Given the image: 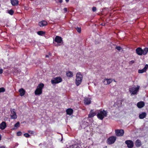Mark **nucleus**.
Returning <instances> with one entry per match:
<instances>
[{"label": "nucleus", "mask_w": 148, "mask_h": 148, "mask_svg": "<svg viewBox=\"0 0 148 148\" xmlns=\"http://www.w3.org/2000/svg\"><path fill=\"white\" fill-rule=\"evenodd\" d=\"M83 76L81 73L78 72L76 74L75 83L77 86H78L82 82Z\"/></svg>", "instance_id": "obj_1"}, {"label": "nucleus", "mask_w": 148, "mask_h": 148, "mask_svg": "<svg viewBox=\"0 0 148 148\" xmlns=\"http://www.w3.org/2000/svg\"><path fill=\"white\" fill-rule=\"evenodd\" d=\"M44 85L43 84L40 83L39 84L37 87L34 93L36 95H40L42 93V90L44 88Z\"/></svg>", "instance_id": "obj_2"}, {"label": "nucleus", "mask_w": 148, "mask_h": 148, "mask_svg": "<svg viewBox=\"0 0 148 148\" xmlns=\"http://www.w3.org/2000/svg\"><path fill=\"white\" fill-rule=\"evenodd\" d=\"M108 112L107 110H104L100 111L97 114V118L101 120H102L104 117H106L108 115Z\"/></svg>", "instance_id": "obj_3"}, {"label": "nucleus", "mask_w": 148, "mask_h": 148, "mask_svg": "<svg viewBox=\"0 0 148 148\" xmlns=\"http://www.w3.org/2000/svg\"><path fill=\"white\" fill-rule=\"evenodd\" d=\"M53 41L57 43V44L54 43V46L56 47H58L60 46L61 45V44L63 43V40L62 37L59 36H56Z\"/></svg>", "instance_id": "obj_4"}, {"label": "nucleus", "mask_w": 148, "mask_h": 148, "mask_svg": "<svg viewBox=\"0 0 148 148\" xmlns=\"http://www.w3.org/2000/svg\"><path fill=\"white\" fill-rule=\"evenodd\" d=\"M140 86L137 85L136 87H132L129 88V91L130 93L132 95H136L137 93V92L138 91Z\"/></svg>", "instance_id": "obj_5"}, {"label": "nucleus", "mask_w": 148, "mask_h": 148, "mask_svg": "<svg viewBox=\"0 0 148 148\" xmlns=\"http://www.w3.org/2000/svg\"><path fill=\"white\" fill-rule=\"evenodd\" d=\"M62 81V79L60 77L53 78L51 80V82L52 84H58Z\"/></svg>", "instance_id": "obj_6"}, {"label": "nucleus", "mask_w": 148, "mask_h": 148, "mask_svg": "<svg viewBox=\"0 0 148 148\" xmlns=\"http://www.w3.org/2000/svg\"><path fill=\"white\" fill-rule=\"evenodd\" d=\"M116 139V137L115 136H111L107 139V143L108 145L112 144L114 143Z\"/></svg>", "instance_id": "obj_7"}, {"label": "nucleus", "mask_w": 148, "mask_h": 148, "mask_svg": "<svg viewBox=\"0 0 148 148\" xmlns=\"http://www.w3.org/2000/svg\"><path fill=\"white\" fill-rule=\"evenodd\" d=\"M145 48L142 49L141 47H138L136 49V54L139 56L142 55H145L144 51Z\"/></svg>", "instance_id": "obj_8"}, {"label": "nucleus", "mask_w": 148, "mask_h": 148, "mask_svg": "<svg viewBox=\"0 0 148 148\" xmlns=\"http://www.w3.org/2000/svg\"><path fill=\"white\" fill-rule=\"evenodd\" d=\"M124 132L122 129H116L115 130V134L117 136H123L124 134Z\"/></svg>", "instance_id": "obj_9"}, {"label": "nucleus", "mask_w": 148, "mask_h": 148, "mask_svg": "<svg viewBox=\"0 0 148 148\" xmlns=\"http://www.w3.org/2000/svg\"><path fill=\"white\" fill-rule=\"evenodd\" d=\"M125 143L127 145V147L129 148H132L134 146V144L132 140H126L125 141Z\"/></svg>", "instance_id": "obj_10"}, {"label": "nucleus", "mask_w": 148, "mask_h": 148, "mask_svg": "<svg viewBox=\"0 0 148 148\" xmlns=\"http://www.w3.org/2000/svg\"><path fill=\"white\" fill-rule=\"evenodd\" d=\"M10 116L12 119H16L17 118V116L15 111L14 109H13L11 111Z\"/></svg>", "instance_id": "obj_11"}, {"label": "nucleus", "mask_w": 148, "mask_h": 148, "mask_svg": "<svg viewBox=\"0 0 148 148\" xmlns=\"http://www.w3.org/2000/svg\"><path fill=\"white\" fill-rule=\"evenodd\" d=\"M113 80L112 79L105 78L103 81V83L105 85L109 84L111 83Z\"/></svg>", "instance_id": "obj_12"}, {"label": "nucleus", "mask_w": 148, "mask_h": 148, "mask_svg": "<svg viewBox=\"0 0 148 148\" xmlns=\"http://www.w3.org/2000/svg\"><path fill=\"white\" fill-rule=\"evenodd\" d=\"M96 114V113L94 112V110H92L90 112L89 114L88 115V117L89 118H91L94 117Z\"/></svg>", "instance_id": "obj_13"}, {"label": "nucleus", "mask_w": 148, "mask_h": 148, "mask_svg": "<svg viewBox=\"0 0 148 148\" xmlns=\"http://www.w3.org/2000/svg\"><path fill=\"white\" fill-rule=\"evenodd\" d=\"M137 106L138 108H141L144 106L145 103L143 101H141L137 103Z\"/></svg>", "instance_id": "obj_14"}, {"label": "nucleus", "mask_w": 148, "mask_h": 148, "mask_svg": "<svg viewBox=\"0 0 148 148\" xmlns=\"http://www.w3.org/2000/svg\"><path fill=\"white\" fill-rule=\"evenodd\" d=\"M6 123L5 122L3 121L0 124V129L3 130L6 128Z\"/></svg>", "instance_id": "obj_15"}, {"label": "nucleus", "mask_w": 148, "mask_h": 148, "mask_svg": "<svg viewBox=\"0 0 148 148\" xmlns=\"http://www.w3.org/2000/svg\"><path fill=\"white\" fill-rule=\"evenodd\" d=\"M47 25V22L45 20H43L39 23V25L40 27H43Z\"/></svg>", "instance_id": "obj_16"}, {"label": "nucleus", "mask_w": 148, "mask_h": 148, "mask_svg": "<svg viewBox=\"0 0 148 148\" xmlns=\"http://www.w3.org/2000/svg\"><path fill=\"white\" fill-rule=\"evenodd\" d=\"M84 101V104L86 105L90 104L91 102L90 99L89 98H85Z\"/></svg>", "instance_id": "obj_17"}, {"label": "nucleus", "mask_w": 148, "mask_h": 148, "mask_svg": "<svg viewBox=\"0 0 148 148\" xmlns=\"http://www.w3.org/2000/svg\"><path fill=\"white\" fill-rule=\"evenodd\" d=\"M135 144L136 146L138 147H140L142 145L141 141L139 139L136 141Z\"/></svg>", "instance_id": "obj_18"}, {"label": "nucleus", "mask_w": 148, "mask_h": 148, "mask_svg": "<svg viewBox=\"0 0 148 148\" xmlns=\"http://www.w3.org/2000/svg\"><path fill=\"white\" fill-rule=\"evenodd\" d=\"M66 112L67 114L71 115L73 114V110L72 109L69 108L66 110Z\"/></svg>", "instance_id": "obj_19"}, {"label": "nucleus", "mask_w": 148, "mask_h": 148, "mask_svg": "<svg viewBox=\"0 0 148 148\" xmlns=\"http://www.w3.org/2000/svg\"><path fill=\"white\" fill-rule=\"evenodd\" d=\"M11 3L13 6L17 5L18 4V0H10Z\"/></svg>", "instance_id": "obj_20"}, {"label": "nucleus", "mask_w": 148, "mask_h": 148, "mask_svg": "<svg viewBox=\"0 0 148 148\" xmlns=\"http://www.w3.org/2000/svg\"><path fill=\"white\" fill-rule=\"evenodd\" d=\"M146 115L147 114L145 112H142L139 115V117L140 119H143L146 116Z\"/></svg>", "instance_id": "obj_21"}, {"label": "nucleus", "mask_w": 148, "mask_h": 148, "mask_svg": "<svg viewBox=\"0 0 148 148\" xmlns=\"http://www.w3.org/2000/svg\"><path fill=\"white\" fill-rule=\"evenodd\" d=\"M18 91L20 93V95L21 96H23L25 94V91L23 88L20 89Z\"/></svg>", "instance_id": "obj_22"}, {"label": "nucleus", "mask_w": 148, "mask_h": 148, "mask_svg": "<svg viewBox=\"0 0 148 148\" xmlns=\"http://www.w3.org/2000/svg\"><path fill=\"white\" fill-rule=\"evenodd\" d=\"M66 75L67 77H71L73 75V74L71 71H68L66 72Z\"/></svg>", "instance_id": "obj_23"}, {"label": "nucleus", "mask_w": 148, "mask_h": 148, "mask_svg": "<svg viewBox=\"0 0 148 148\" xmlns=\"http://www.w3.org/2000/svg\"><path fill=\"white\" fill-rule=\"evenodd\" d=\"M37 34L40 36H42L45 34V32L43 31H39L37 32Z\"/></svg>", "instance_id": "obj_24"}, {"label": "nucleus", "mask_w": 148, "mask_h": 148, "mask_svg": "<svg viewBox=\"0 0 148 148\" xmlns=\"http://www.w3.org/2000/svg\"><path fill=\"white\" fill-rule=\"evenodd\" d=\"M20 123L19 122H17L14 125V127H16V128H17L20 126Z\"/></svg>", "instance_id": "obj_25"}, {"label": "nucleus", "mask_w": 148, "mask_h": 148, "mask_svg": "<svg viewBox=\"0 0 148 148\" xmlns=\"http://www.w3.org/2000/svg\"><path fill=\"white\" fill-rule=\"evenodd\" d=\"M76 29L77 30V32L79 33H80L81 31V27H75Z\"/></svg>", "instance_id": "obj_26"}, {"label": "nucleus", "mask_w": 148, "mask_h": 148, "mask_svg": "<svg viewBox=\"0 0 148 148\" xmlns=\"http://www.w3.org/2000/svg\"><path fill=\"white\" fill-rule=\"evenodd\" d=\"M146 71L143 69L141 70H138V73H143Z\"/></svg>", "instance_id": "obj_27"}, {"label": "nucleus", "mask_w": 148, "mask_h": 148, "mask_svg": "<svg viewBox=\"0 0 148 148\" xmlns=\"http://www.w3.org/2000/svg\"><path fill=\"white\" fill-rule=\"evenodd\" d=\"M8 13L10 15H12L14 13V11L12 9L9 10L8 11Z\"/></svg>", "instance_id": "obj_28"}, {"label": "nucleus", "mask_w": 148, "mask_h": 148, "mask_svg": "<svg viewBox=\"0 0 148 148\" xmlns=\"http://www.w3.org/2000/svg\"><path fill=\"white\" fill-rule=\"evenodd\" d=\"M5 91V89L3 87L0 88V93L3 92Z\"/></svg>", "instance_id": "obj_29"}, {"label": "nucleus", "mask_w": 148, "mask_h": 148, "mask_svg": "<svg viewBox=\"0 0 148 148\" xmlns=\"http://www.w3.org/2000/svg\"><path fill=\"white\" fill-rule=\"evenodd\" d=\"M24 136L27 138H29L30 135L27 133H25L24 134Z\"/></svg>", "instance_id": "obj_30"}, {"label": "nucleus", "mask_w": 148, "mask_h": 148, "mask_svg": "<svg viewBox=\"0 0 148 148\" xmlns=\"http://www.w3.org/2000/svg\"><path fill=\"white\" fill-rule=\"evenodd\" d=\"M115 49L119 51H120L121 49H122V48L120 46H116V47Z\"/></svg>", "instance_id": "obj_31"}, {"label": "nucleus", "mask_w": 148, "mask_h": 148, "mask_svg": "<svg viewBox=\"0 0 148 148\" xmlns=\"http://www.w3.org/2000/svg\"><path fill=\"white\" fill-rule=\"evenodd\" d=\"M22 132L21 131H19L17 132V136H20L22 134Z\"/></svg>", "instance_id": "obj_32"}, {"label": "nucleus", "mask_w": 148, "mask_h": 148, "mask_svg": "<svg viewBox=\"0 0 148 148\" xmlns=\"http://www.w3.org/2000/svg\"><path fill=\"white\" fill-rule=\"evenodd\" d=\"M144 51L145 52V54L146 55L148 52V48H145Z\"/></svg>", "instance_id": "obj_33"}, {"label": "nucleus", "mask_w": 148, "mask_h": 148, "mask_svg": "<svg viewBox=\"0 0 148 148\" xmlns=\"http://www.w3.org/2000/svg\"><path fill=\"white\" fill-rule=\"evenodd\" d=\"M148 68V64H146L145 65V67H144V68H143V69L146 71L147 70V69Z\"/></svg>", "instance_id": "obj_34"}, {"label": "nucleus", "mask_w": 148, "mask_h": 148, "mask_svg": "<svg viewBox=\"0 0 148 148\" xmlns=\"http://www.w3.org/2000/svg\"><path fill=\"white\" fill-rule=\"evenodd\" d=\"M28 132L29 133L33 134L34 133V132L33 131L28 130Z\"/></svg>", "instance_id": "obj_35"}, {"label": "nucleus", "mask_w": 148, "mask_h": 148, "mask_svg": "<svg viewBox=\"0 0 148 148\" xmlns=\"http://www.w3.org/2000/svg\"><path fill=\"white\" fill-rule=\"evenodd\" d=\"M92 11L93 12H95L97 10L96 8L95 7H93L92 8Z\"/></svg>", "instance_id": "obj_36"}, {"label": "nucleus", "mask_w": 148, "mask_h": 148, "mask_svg": "<svg viewBox=\"0 0 148 148\" xmlns=\"http://www.w3.org/2000/svg\"><path fill=\"white\" fill-rule=\"evenodd\" d=\"M134 62H135V61L134 60H132L131 61H130L129 62V63L130 64H132L134 63Z\"/></svg>", "instance_id": "obj_37"}, {"label": "nucleus", "mask_w": 148, "mask_h": 148, "mask_svg": "<svg viewBox=\"0 0 148 148\" xmlns=\"http://www.w3.org/2000/svg\"><path fill=\"white\" fill-rule=\"evenodd\" d=\"M51 53H49V55H46L45 57L46 58H49V56H51Z\"/></svg>", "instance_id": "obj_38"}, {"label": "nucleus", "mask_w": 148, "mask_h": 148, "mask_svg": "<svg viewBox=\"0 0 148 148\" xmlns=\"http://www.w3.org/2000/svg\"><path fill=\"white\" fill-rule=\"evenodd\" d=\"M63 10H64V11L66 12L67 11V8H64Z\"/></svg>", "instance_id": "obj_39"}, {"label": "nucleus", "mask_w": 148, "mask_h": 148, "mask_svg": "<svg viewBox=\"0 0 148 148\" xmlns=\"http://www.w3.org/2000/svg\"><path fill=\"white\" fill-rule=\"evenodd\" d=\"M3 72V70L2 69H0V74H2Z\"/></svg>", "instance_id": "obj_40"}, {"label": "nucleus", "mask_w": 148, "mask_h": 148, "mask_svg": "<svg viewBox=\"0 0 148 148\" xmlns=\"http://www.w3.org/2000/svg\"><path fill=\"white\" fill-rule=\"evenodd\" d=\"M58 1H59V2H60V3H61L62 2V0H58Z\"/></svg>", "instance_id": "obj_41"}, {"label": "nucleus", "mask_w": 148, "mask_h": 148, "mask_svg": "<svg viewBox=\"0 0 148 148\" xmlns=\"http://www.w3.org/2000/svg\"><path fill=\"white\" fill-rule=\"evenodd\" d=\"M1 138H2V136L1 134H0V141L1 140Z\"/></svg>", "instance_id": "obj_42"}, {"label": "nucleus", "mask_w": 148, "mask_h": 148, "mask_svg": "<svg viewBox=\"0 0 148 148\" xmlns=\"http://www.w3.org/2000/svg\"><path fill=\"white\" fill-rule=\"evenodd\" d=\"M0 148H5V147L4 146H2L1 147H0Z\"/></svg>", "instance_id": "obj_43"}, {"label": "nucleus", "mask_w": 148, "mask_h": 148, "mask_svg": "<svg viewBox=\"0 0 148 148\" xmlns=\"http://www.w3.org/2000/svg\"><path fill=\"white\" fill-rule=\"evenodd\" d=\"M65 1L66 3H68L69 2V0H65Z\"/></svg>", "instance_id": "obj_44"}, {"label": "nucleus", "mask_w": 148, "mask_h": 148, "mask_svg": "<svg viewBox=\"0 0 148 148\" xmlns=\"http://www.w3.org/2000/svg\"><path fill=\"white\" fill-rule=\"evenodd\" d=\"M101 25H102V26H104L105 25V24H103L102 23V24H101Z\"/></svg>", "instance_id": "obj_45"}, {"label": "nucleus", "mask_w": 148, "mask_h": 148, "mask_svg": "<svg viewBox=\"0 0 148 148\" xmlns=\"http://www.w3.org/2000/svg\"><path fill=\"white\" fill-rule=\"evenodd\" d=\"M114 82H116V81L114 79Z\"/></svg>", "instance_id": "obj_46"}]
</instances>
